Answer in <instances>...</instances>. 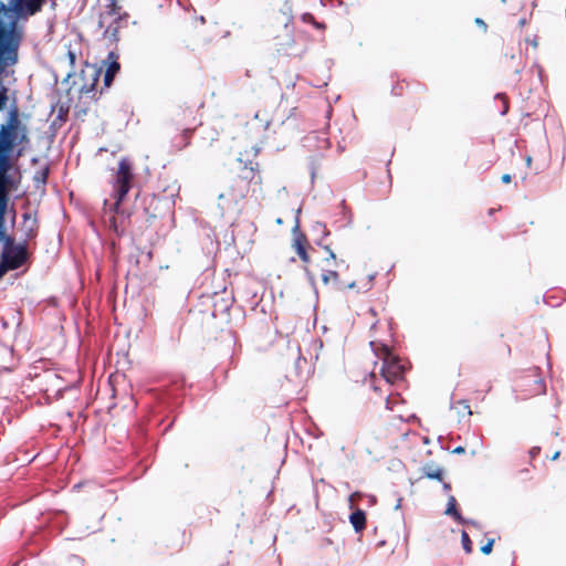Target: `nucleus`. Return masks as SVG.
I'll list each match as a JSON object with an SVG mask.
<instances>
[{
    "instance_id": "28",
    "label": "nucleus",
    "mask_w": 566,
    "mask_h": 566,
    "mask_svg": "<svg viewBox=\"0 0 566 566\" xmlns=\"http://www.w3.org/2000/svg\"><path fill=\"white\" fill-rule=\"evenodd\" d=\"M541 452V448L539 447H533L531 450H530V457L532 459H534L535 457H537Z\"/></svg>"
},
{
    "instance_id": "16",
    "label": "nucleus",
    "mask_w": 566,
    "mask_h": 566,
    "mask_svg": "<svg viewBox=\"0 0 566 566\" xmlns=\"http://www.w3.org/2000/svg\"><path fill=\"white\" fill-rule=\"evenodd\" d=\"M446 514L452 515L458 522L465 524V525H472L476 526L478 524L473 521H465L462 518L461 514L457 510V501L454 496H450L448 500V505L446 510Z\"/></svg>"
},
{
    "instance_id": "18",
    "label": "nucleus",
    "mask_w": 566,
    "mask_h": 566,
    "mask_svg": "<svg viewBox=\"0 0 566 566\" xmlns=\"http://www.w3.org/2000/svg\"><path fill=\"white\" fill-rule=\"evenodd\" d=\"M423 476L431 480H443V470L441 468H434L433 465H424L422 469Z\"/></svg>"
},
{
    "instance_id": "33",
    "label": "nucleus",
    "mask_w": 566,
    "mask_h": 566,
    "mask_svg": "<svg viewBox=\"0 0 566 566\" xmlns=\"http://www.w3.org/2000/svg\"><path fill=\"white\" fill-rule=\"evenodd\" d=\"M286 35H287V42H286V44H287V45H291V44H292V42H293V40H292V34H291L290 30H287Z\"/></svg>"
},
{
    "instance_id": "11",
    "label": "nucleus",
    "mask_w": 566,
    "mask_h": 566,
    "mask_svg": "<svg viewBox=\"0 0 566 566\" xmlns=\"http://www.w3.org/2000/svg\"><path fill=\"white\" fill-rule=\"evenodd\" d=\"M22 231L24 234V242L31 241L36 238L39 232V220L36 212L27 211L22 214Z\"/></svg>"
},
{
    "instance_id": "23",
    "label": "nucleus",
    "mask_w": 566,
    "mask_h": 566,
    "mask_svg": "<svg viewBox=\"0 0 566 566\" xmlns=\"http://www.w3.org/2000/svg\"><path fill=\"white\" fill-rule=\"evenodd\" d=\"M368 382L374 391H381V387L377 384L376 375L374 371L369 374Z\"/></svg>"
},
{
    "instance_id": "34",
    "label": "nucleus",
    "mask_w": 566,
    "mask_h": 566,
    "mask_svg": "<svg viewBox=\"0 0 566 566\" xmlns=\"http://www.w3.org/2000/svg\"><path fill=\"white\" fill-rule=\"evenodd\" d=\"M502 98H503V101H504V105H505L504 111H503V114H505V113L507 112V109H509V102H507V99H506V97H505V96H503Z\"/></svg>"
},
{
    "instance_id": "3",
    "label": "nucleus",
    "mask_w": 566,
    "mask_h": 566,
    "mask_svg": "<svg viewBox=\"0 0 566 566\" xmlns=\"http://www.w3.org/2000/svg\"><path fill=\"white\" fill-rule=\"evenodd\" d=\"M135 179L132 161L124 157L118 163V168L113 180L114 205L113 210L116 214L123 213L122 203L133 187Z\"/></svg>"
},
{
    "instance_id": "27",
    "label": "nucleus",
    "mask_w": 566,
    "mask_h": 566,
    "mask_svg": "<svg viewBox=\"0 0 566 566\" xmlns=\"http://www.w3.org/2000/svg\"><path fill=\"white\" fill-rule=\"evenodd\" d=\"M474 22H475V24H476L479 28H481V29H482V31H483L484 33H486V32H488V24L485 23V21H484L483 19H481V18H475Z\"/></svg>"
},
{
    "instance_id": "37",
    "label": "nucleus",
    "mask_w": 566,
    "mask_h": 566,
    "mask_svg": "<svg viewBox=\"0 0 566 566\" xmlns=\"http://www.w3.org/2000/svg\"><path fill=\"white\" fill-rule=\"evenodd\" d=\"M387 178H388V181H389V187H391V176H390L389 170H387Z\"/></svg>"
},
{
    "instance_id": "20",
    "label": "nucleus",
    "mask_w": 566,
    "mask_h": 566,
    "mask_svg": "<svg viewBox=\"0 0 566 566\" xmlns=\"http://www.w3.org/2000/svg\"><path fill=\"white\" fill-rule=\"evenodd\" d=\"M461 539H462V546H463L464 552L467 554L472 553L473 544H472V541L469 537V534L465 531L462 532Z\"/></svg>"
},
{
    "instance_id": "38",
    "label": "nucleus",
    "mask_w": 566,
    "mask_h": 566,
    "mask_svg": "<svg viewBox=\"0 0 566 566\" xmlns=\"http://www.w3.org/2000/svg\"><path fill=\"white\" fill-rule=\"evenodd\" d=\"M443 488H444V490H449L450 489V484L444 483Z\"/></svg>"
},
{
    "instance_id": "7",
    "label": "nucleus",
    "mask_w": 566,
    "mask_h": 566,
    "mask_svg": "<svg viewBox=\"0 0 566 566\" xmlns=\"http://www.w3.org/2000/svg\"><path fill=\"white\" fill-rule=\"evenodd\" d=\"M247 177L235 176L228 190L219 196V199H229L230 201L238 203L245 199L250 191H254V185L245 180Z\"/></svg>"
},
{
    "instance_id": "26",
    "label": "nucleus",
    "mask_w": 566,
    "mask_h": 566,
    "mask_svg": "<svg viewBox=\"0 0 566 566\" xmlns=\"http://www.w3.org/2000/svg\"><path fill=\"white\" fill-rule=\"evenodd\" d=\"M97 75H98V74H97V72H95V73H94V77H93V81H94V82H97ZM94 85H95V83H93V84H92V85H90V86L84 85V86L82 87V90H81V91H82L83 93H85V94H88V93H91V92H93V91H94Z\"/></svg>"
},
{
    "instance_id": "12",
    "label": "nucleus",
    "mask_w": 566,
    "mask_h": 566,
    "mask_svg": "<svg viewBox=\"0 0 566 566\" xmlns=\"http://www.w3.org/2000/svg\"><path fill=\"white\" fill-rule=\"evenodd\" d=\"M238 176L247 177L245 180L261 189L263 178L261 176L259 163H254L252 160L244 163L243 167L239 170Z\"/></svg>"
},
{
    "instance_id": "32",
    "label": "nucleus",
    "mask_w": 566,
    "mask_h": 566,
    "mask_svg": "<svg viewBox=\"0 0 566 566\" xmlns=\"http://www.w3.org/2000/svg\"><path fill=\"white\" fill-rule=\"evenodd\" d=\"M464 448L463 447H457L455 449H453V453H457V454H461V453H464Z\"/></svg>"
},
{
    "instance_id": "35",
    "label": "nucleus",
    "mask_w": 566,
    "mask_h": 566,
    "mask_svg": "<svg viewBox=\"0 0 566 566\" xmlns=\"http://www.w3.org/2000/svg\"><path fill=\"white\" fill-rule=\"evenodd\" d=\"M527 41L531 43V45L533 48H537V41L535 39L534 40H527Z\"/></svg>"
},
{
    "instance_id": "2",
    "label": "nucleus",
    "mask_w": 566,
    "mask_h": 566,
    "mask_svg": "<svg viewBox=\"0 0 566 566\" xmlns=\"http://www.w3.org/2000/svg\"><path fill=\"white\" fill-rule=\"evenodd\" d=\"M30 146V130L21 119L18 105H12L0 124V181L20 184L15 163Z\"/></svg>"
},
{
    "instance_id": "31",
    "label": "nucleus",
    "mask_w": 566,
    "mask_h": 566,
    "mask_svg": "<svg viewBox=\"0 0 566 566\" xmlns=\"http://www.w3.org/2000/svg\"><path fill=\"white\" fill-rule=\"evenodd\" d=\"M503 352H504L505 356H510L511 348H510V346L507 344H504Z\"/></svg>"
},
{
    "instance_id": "10",
    "label": "nucleus",
    "mask_w": 566,
    "mask_h": 566,
    "mask_svg": "<svg viewBox=\"0 0 566 566\" xmlns=\"http://www.w3.org/2000/svg\"><path fill=\"white\" fill-rule=\"evenodd\" d=\"M129 20V14L124 12V14L115 17L113 21L105 27L103 36L104 39L111 41L112 43H117L120 40L119 31L123 28H127Z\"/></svg>"
},
{
    "instance_id": "22",
    "label": "nucleus",
    "mask_w": 566,
    "mask_h": 566,
    "mask_svg": "<svg viewBox=\"0 0 566 566\" xmlns=\"http://www.w3.org/2000/svg\"><path fill=\"white\" fill-rule=\"evenodd\" d=\"M302 20L303 22L305 23H311L313 24L316 29H324L325 25L323 23H319L315 20L314 15L312 13H304L302 15Z\"/></svg>"
},
{
    "instance_id": "1",
    "label": "nucleus",
    "mask_w": 566,
    "mask_h": 566,
    "mask_svg": "<svg viewBox=\"0 0 566 566\" xmlns=\"http://www.w3.org/2000/svg\"><path fill=\"white\" fill-rule=\"evenodd\" d=\"M52 8L57 0H50ZM46 0H0V112L6 109L9 88L2 83L7 69L18 62V52L24 31L19 20L39 13Z\"/></svg>"
},
{
    "instance_id": "8",
    "label": "nucleus",
    "mask_w": 566,
    "mask_h": 566,
    "mask_svg": "<svg viewBox=\"0 0 566 566\" xmlns=\"http://www.w3.org/2000/svg\"><path fill=\"white\" fill-rule=\"evenodd\" d=\"M292 249L296 252L300 260L303 262L304 270L311 274L310 265H311V256L308 254V250L311 249V244L305 233L300 230L298 223L293 228V239H292Z\"/></svg>"
},
{
    "instance_id": "30",
    "label": "nucleus",
    "mask_w": 566,
    "mask_h": 566,
    "mask_svg": "<svg viewBox=\"0 0 566 566\" xmlns=\"http://www.w3.org/2000/svg\"><path fill=\"white\" fill-rule=\"evenodd\" d=\"M511 175L509 174H504L502 177H501V180L504 182V184H510L511 182Z\"/></svg>"
},
{
    "instance_id": "41",
    "label": "nucleus",
    "mask_w": 566,
    "mask_h": 566,
    "mask_svg": "<svg viewBox=\"0 0 566 566\" xmlns=\"http://www.w3.org/2000/svg\"><path fill=\"white\" fill-rule=\"evenodd\" d=\"M506 0H502V2H505Z\"/></svg>"
},
{
    "instance_id": "21",
    "label": "nucleus",
    "mask_w": 566,
    "mask_h": 566,
    "mask_svg": "<svg viewBox=\"0 0 566 566\" xmlns=\"http://www.w3.org/2000/svg\"><path fill=\"white\" fill-rule=\"evenodd\" d=\"M373 279H374V276H373V275H368L367 281H366L361 286L359 285V283H360V282L354 281V282L349 283V284L347 285V287H349V289H357L358 291H359L360 289H365V290L367 291V290H369V289H370V286H371V281H373Z\"/></svg>"
},
{
    "instance_id": "39",
    "label": "nucleus",
    "mask_w": 566,
    "mask_h": 566,
    "mask_svg": "<svg viewBox=\"0 0 566 566\" xmlns=\"http://www.w3.org/2000/svg\"><path fill=\"white\" fill-rule=\"evenodd\" d=\"M150 218H156V213H149Z\"/></svg>"
},
{
    "instance_id": "25",
    "label": "nucleus",
    "mask_w": 566,
    "mask_h": 566,
    "mask_svg": "<svg viewBox=\"0 0 566 566\" xmlns=\"http://www.w3.org/2000/svg\"><path fill=\"white\" fill-rule=\"evenodd\" d=\"M493 545H494V539H493V538H491V539H489V541H488V543H486L485 545H483V546L481 547V552H482L484 555H489V554L492 552V549H493Z\"/></svg>"
},
{
    "instance_id": "13",
    "label": "nucleus",
    "mask_w": 566,
    "mask_h": 566,
    "mask_svg": "<svg viewBox=\"0 0 566 566\" xmlns=\"http://www.w3.org/2000/svg\"><path fill=\"white\" fill-rule=\"evenodd\" d=\"M120 64L118 62V54L111 51L107 55V67L104 74V85L109 87L114 80V76L119 72Z\"/></svg>"
},
{
    "instance_id": "19",
    "label": "nucleus",
    "mask_w": 566,
    "mask_h": 566,
    "mask_svg": "<svg viewBox=\"0 0 566 566\" xmlns=\"http://www.w3.org/2000/svg\"><path fill=\"white\" fill-rule=\"evenodd\" d=\"M50 168L48 165L43 166L41 169L35 171L33 176V181L36 184V186H44L48 181Z\"/></svg>"
},
{
    "instance_id": "9",
    "label": "nucleus",
    "mask_w": 566,
    "mask_h": 566,
    "mask_svg": "<svg viewBox=\"0 0 566 566\" xmlns=\"http://www.w3.org/2000/svg\"><path fill=\"white\" fill-rule=\"evenodd\" d=\"M20 184L0 181V241L6 243V238H12L6 233V213L10 201V193L17 191Z\"/></svg>"
},
{
    "instance_id": "6",
    "label": "nucleus",
    "mask_w": 566,
    "mask_h": 566,
    "mask_svg": "<svg viewBox=\"0 0 566 566\" xmlns=\"http://www.w3.org/2000/svg\"><path fill=\"white\" fill-rule=\"evenodd\" d=\"M325 250L327 256H325L319 264L321 279L325 285L333 284L336 289H340L339 274L336 271L338 261L335 253L328 247H325Z\"/></svg>"
},
{
    "instance_id": "5",
    "label": "nucleus",
    "mask_w": 566,
    "mask_h": 566,
    "mask_svg": "<svg viewBox=\"0 0 566 566\" xmlns=\"http://www.w3.org/2000/svg\"><path fill=\"white\" fill-rule=\"evenodd\" d=\"M1 258L10 264L11 269L17 270L21 268L29 258L27 243L15 244L13 238H6Z\"/></svg>"
},
{
    "instance_id": "4",
    "label": "nucleus",
    "mask_w": 566,
    "mask_h": 566,
    "mask_svg": "<svg viewBox=\"0 0 566 566\" xmlns=\"http://www.w3.org/2000/svg\"><path fill=\"white\" fill-rule=\"evenodd\" d=\"M376 354L382 360L380 373L387 384L392 385L403 378L405 366L388 346L380 345L376 348Z\"/></svg>"
},
{
    "instance_id": "15",
    "label": "nucleus",
    "mask_w": 566,
    "mask_h": 566,
    "mask_svg": "<svg viewBox=\"0 0 566 566\" xmlns=\"http://www.w3.org/2000/svg\"><path fill=\"white\" fill-rule=\"evenodd\" d=\"M452 409L454 410L459 420L470 418L472 416L471 407L469 405V401L465 399L455 401L452 405Z\"/></svg>"
},
{
    "instance_id": "24",
    "label": "nucleus",
    "mask_w": 566,
    "mask_h": 566,
    "mask_svg": "<svg viewBox=\"0 0 566 566\" xmlns=\"http://www.w3.org/2000/svg\"><path fill=\"white\" fill-rule=\"evenodd\" d=\"M13 269H11L10 264L3 259L1 258V262H0V279L8 272V271H12Z\"/></svg>"
},
{
    "instance_id": "36",
    "label": "nucleus",
    "mask_w": 566,
    "mask_h": 566,
    "mask_svg": "<svg viewBox=\"0 0 566 566\" xmlns=\"http://www.w3.org/2000/svg\"><path fill=\"white\" fill-rule=\"evenodd\" d=\"M559 454H560V452H559V451H556V452L553 454L552 460H553V461L557 460V459H558V457H559Z\"/></svg>"
},
{
    "instance_id": "17",
    "label": "nucleus",
    "mask_w": 566,
    "mask_h": 566,
    "mask_svg": "<svg viewBox=\"0 0 566 566\" xmlns=\"http://www.w3.org/2000/svg\"><path fill=\"white\" fill-rule=\"evenodd\" d=\"M349 521L356 532H361L366 528V514L360 509L350 514Z\"/></svg>"
},
{
    "instance_id": "29",
    "label": "nucleus",
    "mask_w": 566,
    "mask_h": 566,
    "mask_svg": "<svg viewBox=\"0 0 566 566\" xmlns=\"http://www.w3.org/2000/svg\"><path fill=\"white\" fill-rule=\"evenodd\" d=\"M402 88H403L402 84H398L397 86L394 87L392 92L395 95L400 96V95H402Z\"/></svg>"
},
{
    "instance_id": "14",
    "label": "nucleus",
    "mask_w": 566,
    "mask_h": 566,
    "mask_svg": "<svg viewBox=\"0 0 566 566\" xmlns=\"http://www.w3.org/2000/svg\"><path fill=\"white\" fill-rule=\"evenodd\" d=\"M108 3L106 6V11L101 13L98 25L99 28H104L105 25V18L107 17H118L124 14L125 11H122V7L118 6L117 0H107Z\"/></svg>"
},
{
    "instance_id": "40",
    "label": "nucleus",
    "mask_w": 566,
    "mask_h": 566,
    "mask_svg": "<svg viewBox=\"0 0 566 566\" xmlns=\"http://www.w3.org/2000/svg\"><path fill=\"white\" fill-rule=\"evenodd\" d=\"M276 223L281 224V223H282V219H280V218H279V219L276 220Z\"/></svg>"
}]
</instances>
